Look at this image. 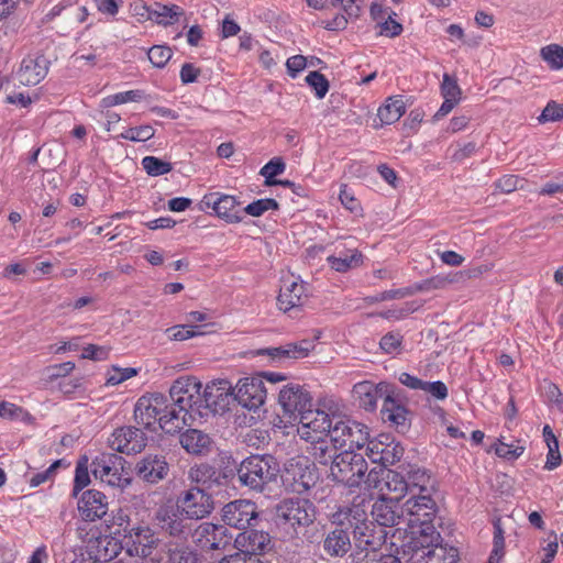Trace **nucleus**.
Here are the masks:
<instances>
[{"label":"nucleus","mask_w":563,"mask_h":563,"mask_svg":"<svg viewBox=\"0 0 563 563\" xmlns=\"http://www.w3.org/2000/svg\"><path fill=\"white\" fill-rule=\"evenodd\" d=\"M405 547L409 554L408 563H456L460 558L459 550L442 544L440 532L429 527L417 537H409Z\"/></svg>","instance_id":"obj_1"},{"label":"nucleus","mask_w":563,"mask_h":563,"mask_svg":"<svg viewBox=\"0 0 563 563\" xmlns=\"http://www.w3.org/2000/svg\"><path fill=\"white\" fill-rule=\"evenodd\" d=\"M168 397L153 393L142 396L134 408V418L139 426L151 429L155 422L167 433L174 432L181 428L180 417L177 410L169 406Z\"/></svg>","instance_id":"obj_2"},{"label":"nucleus","mask_w":563,"mask_h":563,"mask_svg":"<svg viewBox=\"0 0 563 563\" xmlns=\"http://www.w3.org/2000/svg\"><path fill=\"white\" fill-rule=\"evenodd\" d=\"M279 473L276 460L269 454L251 455L244 459L238 468L241 485L255 492H263L274 482Z\"/></svg>","instance_id":"obj_3"},{"label":"nucleus","mask_w":563,"mask_h":563,"mask_svg":"<svg viewBox=\"0 0 563 563\" xmlns=\"http://www.w3.org/2000/svg\"><path fill=\"white\" fill-rule=\"evenodd\" d=\"M404 505L405 523L410 529V537H417L427 527L437 530L435 521L440 520L438 505L432 493L412 494Z\"/></svg>","instance_id":"obj_4"},{"label":"nucleus","mask_w":563,"mask_h":563,"mask_svg":"<svg viewBox=\"0 0 563 563\" xmlns=\"http://www.w3.org/2000/svg\"><path fill=\"white\" fill-rule=\"evenodd\" d=\"M201 383L196 377H179L169 388L170 407L176 408L180 426L188 424L198 413Z\"/></svg>","instance_id":"obj_5"},{"label":"nucleus","mask_w":563,"mask_h":563,"mask_svg":"<svg viewBox=\"0 0 563 563\" xmlns=\"http://www.w3.org/2000/svg\"><path fill=\"white\" fill-rule=\"evenodd\" d=\"M367 471V462L360 453L351 450L342 451L330 467V477L336 483L349 487H357Z\"/></svg>","instance_id":"obj_6"},{"label":"nucleus","mask_w":563,"mask_h":563,"mask_svg":"<svg viewBox=\"0 0 563 563\" xmlns=\"http://www.w3.org/2000/svg\"><path fill=\"white\" fill-rule=\"evenodd\" d=\"M153 525L164 534L178 540H186L191 533L192 525L176 504L161 505L153 514Z\"/></svg>","instance_id":"obj_7"},{"label":"nucleus","mask_w":563,"mask_h":563,"mask_svg":"<svg viewBox=\"0 0 563 563\" xmlns=\"http://www.w3.org/2000/svg\"><path fill=\"white\" fill-rule=\"evenodd\" d=\"M161 539L156 531L147 523L139 522L134 528L130 529L128 534H123L120 539L122 550L129 556L147 559L158 548Z\"/></svg>","instance_id":"obj_8"},{"label":"nucleus","mask_w":563,"mask_h":563,"mask_svg":"<svg viewBox=\"0 0 563 563\" xmlns=\"http://www.w3.org/2000/svg\"><path fill=\"white\" fill-rule=\"evenodd\" d=\"M334 420L328 437L334 446L342 451H354V449H361L366 444L368 432L364 424L341 416L334 417Z\"/></svg>","instance_id":"obj_9"},{"label":"nucleus","mask_w":563,"mask_h":563,"mask_svg":"<svg viewBox=\"0 0 563 563\" xmlns=\"http://www.w3.org/2000/svg\"><path fill=\"white\" fill-rule=\"evenodd\" d=\"M275 514L282 525L307 527L316 519V507L309 499L287 498L276 506Z\"/></svg>","instance_id":"obj_10"},{"label":"nucleus","mask_w":563,"mask_h":563,"mask_svg":"<svg viewBox=\"0 0 563 563\" xmlns=\"http://www.w3.org/2000/svg\"><path fill=\"white\" fill-rule=\"evenodd\" d=\"M282 481L287 490L301 495L316 485L317 476L307 459L297 457L285 464Z\"/></svg>","instance_id":"obj_11"},{"label":"nucleus","mask_w":563,"mask_h":563,"mask_svg":"<svg viewBox=\"0 0 563 563\" xmlns=\"http://www.w3.org/2000/svg\"><path fill=\"white\" fill-rule=\"evenodd\" d=\"M175 504L189 521L203 519L214 509L212 495L205 487L199 486H192L180 493Z\"/></svg>","instance_id":"obj_12"},{"label":"nucleus","mask_w":563,"mask_h":563,"mask_svg":"<svg viewBox=\"0 0 563 563\" xmlns=\"http://www.w3.org/2000/svg\"><path fill=\"white\" fill-rule=\"evenodd\" d=\"M124 462V459L115 453H100L91 462V472L96 478L111 487L125 488L131 484V479L123 477L119 472Z\"/></svg>","instance_id":"obj_13"},{"label":"nucleus","mask_w":563,"mask_h":563,"mask_svg":"<svg viewBox=\"0 0 563 563\" xmlns=\"http://www.w3.org/2000/svg\"><path fill=\"white\" fill-rule=\"evenodd\" d=\"M221 518L225 526L244 531L257 526L260 512L255 503L236 499L222 507Z\"/></svg>","instance_id":"obj_14"},{"label":"nucleus","mask_w":563,"mask_h":563,"mask_svg":"<svg viewBox=\"0 0 563 563\" xmlns=\"http://www.w3.org/2000/svg\"><path fill=\"white\" fill-rule=\"evenodd\" d=\"M278 402L283 409V416L288 422H296L312 405L310 393L298 384L285 386L278 396Z\"/></svg>","instance_id":"obj_15"},{"label":"nucleus","mask_w":563,"mask_h":563,"mask_svg":"<svg viewBox=\"0 0 563 563\" xmlns=\"http://www.w3.org/2000/svg\"><path fill=\"white\" fill-rule=\"evenodd\" d=\"M232 399L234 400V394L230 382L225 379L211 382L206 385L203 394H200L198 415L202 416V408L213 415L224 412L229 409Z\"/></svg>","instance_id":"obj_16"},{"label":"nucleus","mask_w":563,"mask_h":563,"mask_svg":"<svg viewBox=\"0 0 563 563\" xmlns=\"http://www.w3.org/2000/svg\"><path fill=\"white\" fill-rule=\"evenodd\" d=\"M339 415H329L323 410L309 408L298 422L297 432L303 440L328 438L335 422L334 417Z\"/></svg>","instance_id":"obj_17"},{"label":"nucleus","mask_w":563,"mask_h":563,"mask_svg":"<svg viewBox=\"0 0 563 563\" xmlns=\"http://www.w3.org/2000/svg\"><path fill=\"white\" fill-rule=\"evenodd\" d=\"M234 400L249 410H256L264 405L267 390L262 377H245L233 388Z\"/></svg>","instance_id":"obj_18"},{"label":"nucleus","mask_w":563,"mask_h":563,"mask_svg":"<svg viewBox=\"0 0 563 563\" xmlns=\"http://www.w3.org/2000/svg\"><path fill=\"white\" fill-rule=\"evenodd\" d=\"M108 442L112 450L130 455L145 449L147 437L140 428L129 426L117 428Z\"/></svg>","instance_id":"obj_19"},{"label":"nucleus","mask_w":563,"mask_h":563,"mask_svg":"<svg viewBox=\"0 0 563 563\" xmlns=\"http://www.w3.org/2000/svg\"><path fill=\"white\" fill-rule=\"evenodd\" d=\"M395 389L394 385L386 382L374 384L369 380H364L354 385L353 395L361 408L366 411H374L377 407V400L383 399L384 402L389 397H393Z\"/></svg>","instance_id":"obj_20"},{"label":"nucleus","mask_w":563,"mask_h":563,"mask_svg":"<svg viewBox=\"0 0 563 563\" xmlns=\"http://www.w3.org/2000/svg\"><path fill=\"white\" fill-rule=\"evenodd\" d=\"M51 59L42 53L24 57L15 73V79L22 86H36L47 75Z\"/></svg>","instance_id":"obj_21"},{"label":"nucleus","mask_w":563,"mask_h":563,"mask_svg":"<svg viewBox=\"0 0 563 563\" xmlns=\"http://www.w3.org/2000/svg\"><path fill=\"white\" fill-rule=\"evenodd\" d=\"M190 534L196 545L206 551L222 550L229 543L228 529L223 525L201 522Z\"/></svg>","instance_id":"obj_22"},{"label":"nucleus","mask_w":563,"mask_h":563,"mask_svg":"<svg viewBox=\"0 0 563 563\" xmlns=\"http://www.w3.org/2000/svg\"><path fill=\"white\" fill-rule=\"evenodd\" d=\"M371 515L379 528L405 523L404 505L398 497L382 496L371 506Z\"/></svg>","instance_id":"obj_23"},{"label":"nucleus","mask_w":563,"mask_h":563,"mask_svg":"<svg viewBox=\"0 0 563 563\" xmlns=\"http://www.w3.org/2000/svg\"><path fill=\"white\" fill-rule=\"evenodd\" d=\"M235 544L240 550L235 554H246L247 556L258 558L273 548L271 536L267 532L253 528H249L239 533L235 538Z\"/></svg>","instance_id":"obj_24"},{"label":"nucleus","mask_w":563,"mask_h":563,"mask_svg":"<svg viewBox=\"0 0 563 563\" xmlns=\"http://www.w3.org/2000/svg\"><path fill=\"white\" fill-rule=\"evenodd\" d=\"M353 547L350 528L340 522L323 534L322 550L331 559L345 556Z\"/></svg>","instance_id":"obj_25"},{"label":"nucleus","mask_w":563,"mask_h":563,"mask_svg":"<svg viewBox=\"0 0 563 563\" xmlns=\"http://www.w3.org/2000/svg\"><path fill=\"white\" fill-rule=\"evenodd\" d=\"M201 203L207 208H211L219 218L224 219L229 223H239L243 219L242 211L238 209L240 202L234 196L211 192L202 198Z\"/></svg>","instance_id":"obj_26"},{"label":"nucleus","mask_w":563,"mask_h":563,"mask_svg":"<svg viewBox=\"0 0 563 563\" xmlns=\"http://www.w3.org/2000/svg\"><path fill=\"white\" fill-rule=\"evenodd\" d=\"M134 472L143 482L157 484L168 475L169 465L164 455L146 454L135 464Z\"/></svg>","instance_id":"obj_27"},{"label":"nucleus","mask_w":563,"mask_h":563,"mask_svg":"<svg viewBox=\"0 0 563 563\" xmlns=\"http://www.w3.org/2000/svg\"><path fill=\"white\" fill-rule=\"evenodd\" d=\"M314 349V340H301L277 347L260 349L255 355H267L272 363H279L288 358L306 357Z\"/></svg>","instance_id":"obj_28"},{"label":"nucleus","mask_w":563,"mask_h":563,"mask_svg":"<svg viewBox=\"0 0 563 563\" xmlns=\"http://www.w3.org/2000/svg\"><path fill=\"white\" fill-rule=\"evenodd\" d=\"M400 390H394L393 397L383 402L382 417L390 422L398 432L405 433L410 428L409 410L400 402Z\"/></svg>","instance_id":"obj_29"},{"label":"nucleus","mask_w":563,"mask_h":563,"mask_svg":"<svg viewBox=\"0 0 563 563\" xmlns=\"http://www.w3.org/2000/svg\"><path fill=\"white\" fill-rule=\"evenodd\" d=\"M78 510L86 521L101 519L108 511V501L103 493L88 489L78 500Z\"/></svg>","instance_id":"obj_30"},{"label":"nucleus","mask_w":563,"mask_h":563,"mask_svg":"<svg viewBox=\"0 0 563 563\" xmlns=\"http://www.w3.org/2000/svg\"><path fill=\"white\" fill-rule=\"evenodd\" d=\"M353 545L356 548H368L379 550L386 541V531L379 528L375 522L363 523L350 528Z\"/></svg>","instance_id":"obj_31"},{"label":"nucleus","mask_w":563,"mask_h":563,"mask_svg":"<svg viewBox=\"0 0 563 563\" xmlns=\"http://www.w3.org/2000/svg\"><path fill=\"white\" fill-rule=\"evenodd\" d=\"M179 443L181 448L189 454L203 456L212 451V438L198 429H187L179 434Z\"/></svg>","instance_id":"obj_32"},{"label":"nucleus","mask_w":563,"mask_h":563,"mask_svg":"<svg viewBox=\"0 0 563 563\" xmlns=\"http://www.w3.org/2000/svg\"><path fill=\"white\" fill-rule=\"evenodd\" d=\"M305 290L303 283L284 282L277 298L279 309L287 312L302 306L306 298Z\"/></svg>","instance_id":"obj_33"},{"label":"nucleus","mask_w":563,"mask_h":563,"mask_svg":"<svg viewBox=\"0 0 563 563\" xmlns=\"http://www.w3.org/2000/svg\"><path fill=\"white\" fill-rule=\"evenodd\" d=\"M311 443L310 454L321 465H332L338 456V448L330 442L329 438H318L307 440Z\"/></svg>","instance_id":"obj_34"},{"label":"nucleus","mask_w":563,"mask_h":563,"mask_svg":"<svg viewBox=\"0 0 563 563\" xmlns=\"http://www.w3.org/2000/svg\"><path fill=\"white\" fill-rule=\"evenodd\" d=\"M350 563H401L400 559L393 554H382L378 550L352 547Z\"/></svg>","instance_id":"obj_35"},{"label":"nucleus","mask_w":563,"mask_h":563,"mask_svg":"<svg viewBox=\"0 0 563 563\" xmlns=\"http://www.w3.org/2000/svg\"><path fill=\"white\" fill-rule=\"evenodd\" d=\"M406 474L407 483L409 484V492L411 495L432 493L434 490L433 481L426 470L417 466H409V470L406 471Z\"/></svg>","instance_id":"obj_36"},{"label":"nucleus","mask_w":563,"mask_h":563,"mask_svg":"<svg viewBox=\"0 0 563 563\" xmlns=\"http://www.w3.org/2000/svg\"><path fill=\"white\" fill-rule=\"evenodd\" d=\"M165 563H198V554L185 543L169 541L165 544Z\"/></svg>","instance_id":"obj_37"},{"label":"nucleus","mask_w":563,"mask_h":563,"mask_svg":"<svg viewBox=\"0 0 563 563\" xmlns=\"http://www.w3.org/2000/svg\"><path fill=\"white\" fill-rule=\"evenodd\" d=\"M183 14L184 10L176 4L155 3L154 8L148 10V19L163 26L173 25Z\"/></svg>","instance_id":"obj_38"},{"label":"nucleus","mask_w":563,"mask_h":563,"mask_svg":"<svg viewBox=\"0 0 563 563\" xmlns=\"http://www.w3.org/2000/svg\"><path fill=\"white\" fill-rule=\"evenodd\" d=\"M405 113V102L399 97H389L386 103L378 108L379 126L397 122Z\"/></svg>","instance_id":"obj_39"},{"label":"nucleus","mask_w":563,"mask_h":563,"mask_svg":"<svg viewBox=\"0 0 563 563\" xmlns=\"http://www.w3.org/2000/svg\"><path fill=\"white\" fill-rule=\"evenodd\" d=\"M369 504V501L367 503ZM365 498L357 497L353 500L351 507L347 509L345 519V527L354 528V526H362L363 523L373 522L367 518V508Z\"/></svg>","instance_id":"obj_40"},{"label":"nucleus","mask_w":563,"mask_h":563,"mask_svg":"<svg viewBox=\"0 0 563 563\" xmlns=\"http://www.w3.org/2000/svg\"><path fill=\"white\" fill-rule=\"evenodd\" d=\"M462 274H448V275H437L432 276L428 279L415 284V289L423 291H431L435 289H444L446 286L457 283Z\"/></svg>","instance_id":"obj_41"},{"label":"nucleus","mask_w":563,"mask_h":563,"mask_svg":"<svg viewBox=\"0 0 563 563\" xmlns=\"http://www.w3.org/2000/svg\"><path fill=\"white\" fill-rule=\"evenodd\" d=\"M139 522L134 521L128 509H118L117 512L112 515V519L110 521V528L112 532L119 536L120 539L123 538V534H128L130 529L134 528Z\"/></svg>","instance_id":"obj_42"},{"label":"nucleus","mask_w":563,"mask_h":563,"mask_svg":"<svg viewBox=\"0 0 563 563\" xmlns=\"http://www.w3.org/2000/svg\"><path fill=\"white\" fill-rule=\"evenodd\" d=\"M328 262L331 265V268H333L334 271L346 272L350 268L356 267L361 264L362 254L355 250L351 255H331L328 257Z\"/></svg>","instance_id":"obj_43"},{"label":"nucleus","mask_w":563,"mask_h":563,"mask_svg":"<svg viewBox=\"0 0 563 563\" xmlns=\"http://www.w3.org/2000/svg\"><path fill=\"white\" fill-rule=\"evenodd\" d=\"M386 488L388 492L395 493L400 501L401 497L409 492V484L407 483V478L401 473L396 471H388L386 474Z\"/></svg>","instance_id":"obj_44"},{"label":"nucleus","mask_w":563,"mask_h":563,"mask_svg":"<svg viewBox=\"0 0 563 563\" xmlns=\"http://www.w3.org/2000/svg\"><path fill=\"white\" fill-rule=\"evenodd\" d=\"M87 463V457H82L77 463L74 478V487L71 493V496L75 498L78 497L79 493L90 484V476Z\"/></svg>","instance_id":"obj_45"},{"label":"nucleus","mask_w":563,"mask_h":563,"mask_svg":"<svg viewBox=\"0 0 563 563\" xmlns=\"http://www.w3.org/2000/svg\"><path fill=\"white\" fill-rule=\"evenodd\" d=\"M143 98L142 90H129L124 92H119L115 95L108 96L102 99L101 106L103 108H110L117 104L126 103L130 101H140Z\"/></svg>","instance_id":"obj_46"},{"label":"nucleus","mask_w":563,"mask_h":563,"mask_svg":"<svg viewBox=\"0 0 563 563\" xmlns=\"http://www.w3.org/2000/svg\"><path fill=\"white\" fill-rule=\"evenodd\" d=\"M142 166L150 176H161L172 170V164L155 156H145Z\"/></svg>","instance_id":"obj_47"},{"label":"nucleus","mask_w":563,"mask_h":563,"mask_svg":"<svg viewBox=\"0 0 563 563\" xmlns=\"http://www.w3.org/2000/svg\"><path fill=\"white\" fill-rule=\"evenodd\" d=\"M279 205L273 198L258 199L249 203L242 212L247 213L252 217H261L268 210H278Z\"/></svg>","instance_id":"obj_48"},{"label":"nucleus","mask_w":563,"mask_h":563,"mask_svg":"<svg viewBox=\"0 0 563 563\" xmlns=\"http://www.w3.org/2000/svg\"><path fill=\"white\" fill-rule=\"evenodd\" d=\"M541 57L549 64L551 68H563V47L551 44L541 49Z\"/></svg>","instance_id":"obj_49"},{"label":"nucleus","mask_w":563,"mask_h":563,"mask_svg":"<svg viewBox=\"0 0 563 563\" xmlns=\"http://www.w3.org/2000/svg\"><path fill=\"white\" fill-rule=\"evenodd\" d=\"M213 474L214 471L211 466L202 464L197 467H192L189 471V478L197 484L196 486L205 487L208 492L210 488V479Z\"/></svg>","instance_id":"obj_50"},{"label":"nucleus","mask_w":563,"mask_h":563,"mask_svg":"<svg viewBox=\"0 0 563 563\" xmlns=\"http://www.w3.org/2000/svg\"><path fill=\"white\" fill-rule=\"evenodd\" d=\"M147 56L153 66L163 68L172 58L173 52L166 45H154L148 49Z\"/></svg>","instance_id":"obj_51"},{"label":"nucleus","mask_w":563,"mask_h":563,"mask_svg":"<svg viewBox=\"0 0 563 563\" xmlns=\"http://www.w3.org/2000/svg\"><path fill=\"white\" fill-rule=\"evenodd\" d=\"M306 82L313 88L317 98L322 99L329 91V81L324 75L319 71H310L306 77Z\"/></svg>","instance_id":"obj_52"},{"label":"nucleus","mask_w":563,"mask_h":563,"mask_svg":"<svg viewBox=\"0 0 563 563\" xmlns=\"http://www.w3.org/2000/svg\"><path fill=\"white\" fill-rule=\"evenodd\" d=\"M441 92L443 98L451 99L452 101H460L461 99V88L457 85V80L450 76L449 74L443 75V80L441 85Z\"/></svg>","instance_id":"obj_53"},{"label":"nucleus","mask_w":563,"mask_h":563,"mask_svg":"<svg viewBox=\"0 0 563 563\" xmlns=\"http://www.w3.org/2000/svg\"><path fill=\"white\" fill-rule=\"evenodd\" d=\"M124 140L133 142H145L154 136V129L151 125L131 128L120 135Z\"/></svg>","instance_id":"obj_54"},{"label":"nucleus","mask_w":563,"mask_h":563,"mask_svg":"<svg viewBox=\"0 0 563 563\" xmlns=\"http://www.w3.org/2000/svg\"><path fill=\"white\" fill-rule=\"evenodd\" d=\"M563 120V103L550 101L538 118L540 123L555 122Z\"/></svg>","instance_id":"obj_55"},{"label":"nucleus","mask_w":563,"mask_h":563,"mask_svg":"<svg viewBox=\"0 0 563 563\" xmlns=\"http://www.w3.org/2000/svg\"><path fill=\"white\" fill-rule=\"evenodd\" d=\"M404 452H405L404 446L398 442H391L389 444H385L384 456L382 457L383 459L382 465L387 466V465H393L396 462H399L404 455Z\"/></svg>","instance_id":"obj_56"},{"label":"nucleus","mask_w":563,"mask_h":563,"mask_svg":"<svg viewBox=\"0 0 563 563\" xmlns=\"http://www.w3.org/2000/svg\"><path fill=\"white\" fill-rule=\"evenodd\" d=\"M393 15H396L394 11L388 12L387 19H384L380 23V34L386 35L388 37H395L401 34L402 25L393 19Z\"/></svg>","instance_id":"obj_57"},{"label":"nucleus","mask_w":563,"mask_h":563,"mask_svg":"<svg viewBox=\"0 0 563 563\" xmlns=\"http://www.w3.org/2000/svg\"><path fill=\"white\" fill-rule=\"evenodd\" d=\"M285 168L286 164L284 161L280 157H274L261 168L260 174L266 179H272L284 173Z\"/></svg>","instance_id":"obj_58"},{"label":"nucleus","mask_w":563,"mask_h":563,"mask_svg":"<svg viewBox=\"0 0 563 563\" xmlns=\"http://www.w3.org/2000/svg\"><path fill=\"white\" fill-rule=\"evenodd\" d=\"M166 333L168 334V336L172 340H176V341H184V340H187V339H190L192 336L200 334V332H197L195 330V327H191V325L172 327L166 330Z\"/></svg>","instance_id":"obj_59"},{"label":"nucleus","mask_w":563,"mask_h":563,"mask_svg":"<svg viewBox=\"0 0 563 563\" xmlns=\"http://www.w3.org/2000/svg\"><path fill=\"white\" fill-rule=\"evenodd\" d=\"M401 340L402 336L399 333L389 332L380 339L379 346L385 353L393 354L400 347Z\"/></svg>","instance_id":"obj_60"},{"label":"nucleus","mask_w":563,"mask_h":563,"mask_svg":"<svg viewBox=\"0 0 563 563\" xmlns=\"http://www.w3.org/2000/svg\"><path fill=\"white\" fill-rule=\"evenodd\" d=\"M525 451L523 446H512L507 443L500 442L495 448V453L503 459L514 461L518 459Z\"/></svg>","instance_id":"obj_61"},{"label":"nucleus","mask_w":563,"mask_h":563,"mask_svg":"<svg viewBox=\"0 0 563 563\" xmlns=\"http://www.w3.org/2000/svg\"><path fill=\"white\" fill-rule=\"evenodd\" d=\"M136 375V371L132 367L126 368H117L114 367L112 372H110L107 378V385L115 386L121 384L122 382L133 377Z\"/></svg>","instance_id":"obj_62"},{"label":"nucleus","mask_w":563,"mask_h":563,"mask_svg":"<svg viewBox=\"0 0 563 563\" xmlns=\"http://www.w3.org/2000/svg\"><path fill=\"white\" fill-rule=\"evenodd\" d=\"M523 179L516 175H506L496 183V187L503 192H512L519 188H522Z\"/></svg>","instance_id":"obj_63"},{"label":"nucleus","mask_w":563,"mask_h":563,"mask_svg":"<svg viewBox=\"0 0 563 563\" xmlns=\"http://www.w3.org/2000/svg\"><path fill=\"white\" fill-rule=\"evenodd\" d=\"M423 391L432 395L439 400H443L448 397V387L441 380L437 382H423Z\"/></svg>","instance_id":"obj_64"}]
</instances>
